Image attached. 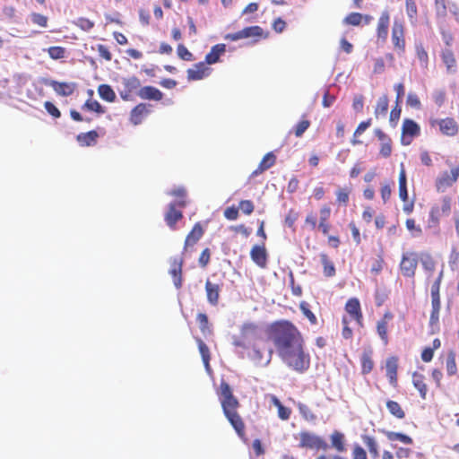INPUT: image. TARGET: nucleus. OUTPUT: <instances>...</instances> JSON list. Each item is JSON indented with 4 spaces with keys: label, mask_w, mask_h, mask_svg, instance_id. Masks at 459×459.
<instances>
[{
    "label": "nucleus",
    "mask_w": 459,
    "mask_h": 459,
    "mask_svg": "<svg viewBox=\"0 0 459 459\" xmlns=\"http://www.w3.org/2000/svg\"><path fill=\"white\" fill-rule=\"evenodd\" d=\"M389 100L387 95L384 94L380 96L377 101L374 114L377 118L380 117H385L388 111Z\"/></svg>",
    "instance_id": "35"
},
{
    "label": "nucleus",
    "mask_w": 459,
    "mask_h": 459,
    "mask_svg": "<svg viewBox=\"0 0 459 459\" xmlns=\"http://www.w3.org/2000/svg\"><path fill=\"white\" fill-rule=\"evenodd\" d=\"M435 13L437 18H445L447 14L446 0L434 1Z\"/></svg>",
    "instance_id": "52"
},
{
    "label": "nucleus",
    "mask_w": 459,
    "mask_h": 459,
    "mask_svg": "<svg viewBox=\"0 0 459 459\" xmlns=\"http://www.w3.org/2000/svg\"><path fill=\"white\" fill-rule=\"evenodd\" d=\"M363 21V14L359 13H351L344 18V22L348 25L359 26Z\"/></svg>",
    "instance_id": "58"
},
{
    "label": "nucleus",
    "mask_w": 459,
    "mask_h": 459,
    "mask_svg": "<svg viewBox=\"0 0 459 459\" xmlns=\"http://www.w3.org/2000/svg\"><path fill=\"white\" fill-rule=\"evenodd\" d=\"M278 356L290 369L304 373L310 367V355L305 351V341L301 332L286 319L273 322L267 329Z\"/></svg>",
    "instance_id": "1"
},
{
    "label": "nucleus",
    "mask_w": 459,
    "mask_h": 459,
    "mask_svg": "<svg viewBox=\"0 0 459 459\" xmlns=\"http://www.w3.org/2000/svg\"><path fill=\"white\" fill-rule=\"evenodd\" d=\"M331 445L337 451V452H345L346 446H345V437L344 435L340 431H333L331 436Z\"/></svg>",
    "instance_id": "34"
},
{
    "label": "nucleus",
    "mask_w": 459,
    "mask_h": 459,
    "mask_svg": "<svg viewBox=\"0 0 459 459\" xmlns=\"http://www.w3.org/2000/svg\"><path fill=\"white\" fill-rule=\"evenodd\" d=\"M351 190V187H347V186L339 188L335 193L336 202L340 204L346 206L349 203V195H350Z\"/></svg>",
    "instance_id": "49"
},
{
    "label": "nucleus",
    "mask_w": 459,
    "mask_h": 459,
    "mask_svg": "<svg viewBox=\"0 0 459 459\" xmlns=\"http://www.w3.org/2000/svg\"><path fill=\"white\" fill-rule=\"evenodd\" d=\"M344 309L351 319H353L359 327H364L363 313L359 300L357 298L349 299L344 306Z\"/></svg>",
    "instance_id": "12"
},
{
    "label": "nucleus",
    "mask_w": 459,
    "mask_h": 459,
    "mask_svg": "<svg viewBox=\"0 0 459 459\" xmlns=\"http://www.w3.org/2000/svg\"><path fill=\"white\" fill-rule=\"evenodd\" d=\"M363 442L366 445V446L368 447L369 453L374 457L378 456V454H379V452H378V446H377V441L375 440L374 437H372L370 436H364L363 437Z\"/></svg>",
    "instance_id": "50"
},
{
    "label": "nucleus",
    "mask_w": 459,
    "mask_h": 459,
    "mask_svg": "<svg viewBox=\"0 0 459 459\" xmlns=\"http://www.w3.org/2000/svg\"><path fill=\"white\" fill-rule=\"evenodd\" d=\"M217 394L225 418L234 429L238 437L242 440H246V424L238 411L240 403L226 381L222 380L221 382Z\"/></svg>",
    "instance_id": "3"
},
{
    "label": "nucleus",
    "mask_w": 459,
    "mask_h": 459,
    "mask_svg": "<svg viewBox=\"0 0 459 459\" xmlns=\"http://www.w3.org/2000/svg\"><path fill=\"white\" fill-rule=\"evenodd\" d=\"M398 359L396 357H391L387 359L385 363L386 368V377L389 380V383L392 386L397 387L398 385V378H397V369H398Z\"/></svg>",
    "instance_id": "24"
},
{
    "label": "nucleus",
    "mask_w": 459,
    "mask_h": 459,
    "mask_svg": "<svg viewBox=\"0 0 459 459\" xmlns=\"http://www.w3.org/2000/svg\"><path fill=\"white\" fill-rule=\"evenodd\" d=\"M412 383L414 387L419 391L420 395L422 399L426 398L428 387L425 384V377L423 375L414 372L412 374Z\"/></svg>",
    "instance_id": "36"
},
{
    "label": "nucleus",
    "mask_w": 459,
    "mask_h": 459,
    "mask_svg": "<svg viewBox=\"0 0 459 459\" xmlns=\"http://www.w3.org/2000/svg\"><path fill=\"white\" fill-rule=\"evenodd\" d=\"M204 233V230L202 224L196 222L185 239L184 251H186L189 247H193L203 237Z\"/></svg>",
    "instance_id": "21"
},
{
    "label": "nucleus",
    "mask_w": 459,
    "mask_h": 459,
    "mask_svg": "<svg viewBox=\"0 0 459 459\" xmlns=\"http://www.w3.org/2000/svg\"><path fill=\"white\" fill-rule=\"evenodd\" d=\"M394 316L390 311H386L383 317L377 321V333L380 339L382 340L383 343L386 345L388 343V334H387V328H388V323L393 319Z\"/></svg>",
    "instance_id": "22"
},
{
    "label": "nucleus",
    "mask_w": 459,
    "mask_h": 459,
    "mask_svg": "<svg viewBox=\"0 0 459 459\" xmlns=\"http://www.w3.org/2000/svg\"><path fill=\"white\" fill-rule=\"evenodd\" d=\"M82 108L98 114H103L105 112L103 107L95 100H87Z\"/></svg>",
    "instance_id": "57"
},
{
    "label": "nucleus",
    "mask_w": 459,
    "mask_h": 459,
    "mask_svg": "<svg viewBox=\"0 0 459 459\" xmlns=\"http://www.w3.org/2000/svg\"><path fill=\"white\" fill-rule=\"evenodd\" d=\"M137 96L142 100L160 101L163 98V93L153 86H144L137 91Z\"/></svg>",
    "instance_id": "25"
},
{
    "label": "nucleus",
    "mask_w": 459,
    "mask_h": 459,
    "mask_svg": "<svg viewBox=\"0 0 459 459\" xmlns=\"http://www.w3.org/2000/svg\"><path fill=\"white\" fill-rule=\"evenodd\" d=\"M239 209L246 215H250L255 209L254 203L251 200H242L239 202Z\"/></svg>",
    "instance_id": "64"
},
{
    "label": "nucleus",
    "mask_w": 459,
    "mask_h": 459,
    "mask_svg": "<svg viewBox=\"0 0 459 459\" xmlns=\"http://www.w3.org/2000/svg\"><path fill=\"white\" fill-rule=\"evenodd\" d=\"M386 408L393 417L398 420H403L405 418V411L396 401L387 400Z\"/></svg>",
    "instance_id": "38"
},
{
    "label": "nucleus",
    "mask_w": 459,
    "mask_h": 459,
    "mask_svg": "<svg viewBox=\"0 0 459 459\" xmlns=\"http://www.w3.org/2000/svg\"><path fill=\"white\" fill-rule=\"evenodd\" d=\"M212 72V69L205 62L202 61L186 70V77L189 82L200 81L208 77Z\"/></svg>",
    "instance_id": "14"
},
{
    "label": "nucleus",
    "mask_w": 459,
    "mask_h": 459,
    "mask_svg": "<svg viewBox=\"0 0 459 459\" xmlns=\"http://www.w3.org/2000/svg\"><path fill=\"white\" fill-rule=\"evenodd\" d=\"M441 215L439 206H432L429 211L428 227L435 229L438 228Z\"/></svg>",
    "instance_id": "44"
},
{
    "label": "nucleus",
    "mask_w": 459,
    "mask_h": 459,
    "mask_svg": "<svg viewBox=\"0 0 459 459\" xmlns=\"http://www.w3.org/2000/svg\"><path fill=\"white\" fill-rule=\"evenodd\" d=\"M446 369L448 376H455L457 373V366L455 361V353L453 351H450L447 353L446 360Z\"/></svg>",
    "instance_id": "46"
},
{
    "label": "nucleus",
    "mask_w": 459,
    "mask_h": 459,
    "mask_svg": "<svg viewBox=\"0 0 459 459\" xmlns=\"http://www.w3.org/2000/svg\"><path fill=\"white\" fill-rule=\"evenodd\" d=\"M321 263L324 267V274L325 277H333L336 273L333 263L329 259L328 255L325 253L320 255Z\"/></svg>",
    "instance_id": "40"
},
{
    "label": "nucleus",
    "mask_w": 459,
    "mask_h": 459,
    "mask_svg": "<svg viewBox=\"0 0 459 459\" xmlns=\"http://www.w3.org/2000/svg\"><path fill=\"white\" fill-rule=\"evenodd\" d=\"M177 54H178V57L182 60H185V61H193L194 60V55L183 44H179L178 46Z\"/></svg>",
    "instance_id": "61"
},
{
    "label": "nucleus",
    "mask_w": 459,
    "mask_h": 459,
    "mask_svg": "<svg viewBox=\"0 0 459 459\" xmlns=\"http://www.w3.org/2000/svg\"><path fill=\"white\" fill-rule=\"evenodd\" d=\"M98 137V133L95 130H91L87 133L79 134L76 136V140L81 146H91L97 143Z\"/></svg>",
    "instance_id": "32"
},
{
    "label": "nucleus",
    "mask_w": 459,
    "mask_h": 459,
    "mask_svg": "<svg viewBox=\"0 0 459 459\" xmlns=\"http://www.w3.org/2000/svg\"><path fill=\"white\" fill-rule=\"evenodd\" d=\"M276 162V156L273 152L266 153L262 160L260 161L258 167L252 172L251 177H255L259 174H262L264 171L272 168Z\"/></svg>",
    "instance_id": "29"
},
{
    "label": "nucleus",
    "mask_w": 459,
    "mask_h": 459,
    "mask_svg": "<svg viewBox=\"0 0 459 459\" xmlns=\"http://www.w3.org/2000/svg\"><path fill=\"white\" fill-rule=\"evenodd\" d=\"M196 342L198 345L199 352L201 354L204 365L207 370L210 369V359L211 353L208 346L204 342V341L200 338H196Z\"/></svg>",
    "instance_id": "39"
},
{
    "label": "nucleus",
    "mask_w": 459,
    "mask_h": 459,
    "mask_svg": "<svg viewBox=\"0 0 459 459\" xmlns=\"http://www.w3.org/2000/svg\"><path fill=\"white\" fill-rule=\"evenodd\" d=\"M374 134L380 142L379 154L384 158L390 157L393 151L392 139L380 128H376Z\"/></svg>",
    "instance_id": "17"
},
{
    "label": "nucleus",
    "mask_w": 459,
    "mask_h": 459,
    "mask_svg": "<svg viewBox=\"0 0 459 459\" xmlns=\"http://www.w3.org/2000/svg\"><path fill=\"white\" fill-rule=\"evenodd\" d=\"M49 85L53 88L56 94L64 97L70 96L75 90V83L74 82H60L56 81H51Z\"/></svg>",
    "instance_id": "28"
},
{
    "label": "nucleus",
    "mask_w": 459,
    "mask_h": 459,
    "mask_svg": "<svg viewBox=\"0 0 459 459\" xmlns=\"http://www.w3.org/2000/svg\"><path fill=\"white\" fill-rule=\"evenodd\" d=\"M141 89V82L136 76H130L121 80V89H119L120 98L128 101L133 99L134 94Z\"/></svg>",
    "instance_id": "8"
},
{
    "label": "nucleus",
    "mask_w": 459,
    "mask_h": 459,
    "mask_svg": "<svg viewBox=\"0 0 459 459\" xmlns=\"http://www.w3.org/2000/svg\"><path fill=\"white\" fill-rule=\"evenodd\" d=\"M184 260L182 257H174L170 260L169 274L173 278L174 285L177 289L182 287V267Z\"/></svg>",
    "instance_id": "18"
},
{
    "label": "nucleus",
    "mask_w": 459,
    "mask_h": 459,
    "mask_svg": "<svg viewBox=\"0 0 459 459\" xmlns=\"http://www.w3.org/2000/svg\"><path fill=\"white\" fill-rule=\"evenodd\" d=\"M47 51L50 58L54 60L64 58L66 53V49L60 46L49 47Z\"/></svg>",
    "instance_id": "53"
},
{
    "label": "nucleus",
    "mask_w": 459,
    "mask_h": 459,
    "mask_svg": "<svg viewBox=\"0 0 459 459\" xmlns=\"http://www.w3.org/2000/svg\"><path fill=\"white\" fill-rule=\"evenodd\" d=\"M418 265V255L416 253H405L403 255L400 263V270L403 276L413 277Z\"/></svg>",
    "instance_id": "13"
},
{
    "label": "nucleus",
    "mask_w": 459,
    "mask_h": 459,
    "mask_svg": "<svg viewBox=\"0 0 459 459\" xmlns=\"http://www.w3.org/2000/svg\"><path fill=\"white\" fill-rule=\"evenodd\" d=\"M459 178V165L451 168V170L444 171L435 182L438 192H444L447 187L452 186Z\"/></svg>",
    "instance_id": "11"
},
{
    "label": "nucleus",
    "mask_w": 459,
    "mask_h": 459,
    "mask_svg": "<svg viewBox=\"0 0 459 459\" xmlns=\"http://www.w3.org/2000/svg\"><path fill=\"white\" fill-rule=\"evenodd\" d=\"M384 433L389 441L398 440L406 445H411L413 443L412 438L406 434L394 431H384Z\"/></svg>",
    "instance_id": "41"
},
{
    "label": "nucleus",
    "mask_w": 459,
    "mask_h": 459,
    "mask_svg": "<svg viewBox=\"0 0 459 459\" xmlns=\"http://www.w3.org/2000/svg\"><path fill=\"white\" fill-rule=\"evenodd\" d=\"M299 309L303 315L307 318L309 323L313 325L317 324V318L315 314L310 310L309 304L306 301H301L299 304Z\"/></svg>",
    "instance_id": "48"
},
{
    "label": "nucleus",
    "mask_w": 459,
    "mask_h": 459,
    "mask_svg": "<svg viewBox=\"0 0 459 459\" xmlns=\"http://www.w3.org/2000/svg\"><path fill=\"white\" fill-rule=\"evenodd\" d=\"M373 351L371 349L364 350L361 357H360V363H361V373L363 375L369 374L372 369L374 368V361L372 359Z\"/></svg>",
    "instance_id": "31"
},
{
    "label": "nucleus",
    "mask_w": 459,
    "mask_h": 459,
    "mask_svg": "<svg viewBox=\"0 0 459 459\" xmlns=\"http://www.w3.org/2000/svg\"><path fill=\"white\" fill-rule=\"evenodd\" d=\"M399 197L402 201H407L408 190H407V176L404 168L403 167L399 172Z\"/></svg>",
    "instance_id": "37"
},
{
    "label": "nucleus",
    "mask_w": 459,
    "mask_h": 459,
    "mask_svg": "<svg viewBox=\"0 0 459 459\" xmlns=\"http://www.w3.org/2000/svg\"><path fill=\"white\" fill-rule=\"evenodd\" d=\"M299 447L303 449L327 450L329 446L326 441L313 432L303 430L299 434Z\"/></svg>",
    "instance_id": "5"
},
{
    "label": "nucleus",
    "mask_w": 459,
    "mask_h": 459,
    "mask_svg": "<svg viewBox=\"0 0 459 459\" xmlns=\"http://www.w3.org/2000/svg\"><path fill=\"white\" fill-rule=\"evenodd\" d=\"M392 43L394 50L399 55H403L406 48L405 25L402 19H394L391 34Z\"/></svg>",
    "instance_id": "6"
},
{
    "label": "nucleus",
    "mask_w": 459,
    "mask_h": 459,
    "mask_svg": "<svg viewBox=\"0 0 459 459\" xmlns=\"http://www.w3.org/2000/svg\"><path fill=\"white\" fill-rule=\"evenodd\" d=\"M416 56L420 61V66L427 69L429 66V55L422 44L416 45Z\"/></svg>",
    "instance_id": "47"
},
{
    "label": "nucleus",
    "mask_w": 459,
    "mask_h": 459,
    "mask_svg": "<svg viewBox=\"0 0 459 459\" xmlns=\"http://www.w3.org/2000/svg\"><path fill=\"white\" fill-rule=\"evenodd\" d=\"M394 185L393 181H387L384 183L380 188L381 198L384 204H386L392 195V186Z\"/></svg>",
    "instance_id": "55"
},
{
    "label": "nucleus",
    "mask_w": 459,
    "mask_h": 459,
    "mask_svg": "<svg viewBox=\"0 0 459 459\" xmlns=\"http://www.w3.org/2000/svg\"><path fill=\"white\" fill-rule=\"evenodd\" d=\"M98 92L100 98L108 102H114L116 100L115 91L108 84H100L98 88Z\"/></svg>",
    "instance_id": "43"
},
{
    "label": "nucleus",
    "mask_w": 459,
    "mask_h": 459,
    "mask_svg": "<svg viewBox=\"0 0 459 459\" xmlns=\"http://www.w3.org/2000/svg\"><path fill=\"white\" fill-rule=\"evenodd\" d=\"M168 195L176 197V200L171 204L178 205L179 209H184L188 204L186 190L183 186L169 191Z\"/></svg>",
    "instance_id": "30"
},
{
    "label": "nucleus",
    "mask_w": 459,
    "mask_h": 459,
    "mask_svg": "<svg viewBox=\"0 0 459 459\" xmlns=\"http://www.w3.org/2000/svg\"><path fill=\"white\" fill-rule=\"evenodd\" d=\"M440 56L446 67V71L448 73H455L456 71L457 63L454 51L449 48H445L441 50Z\"/></svg>",
    "instance_id": "26"
},
{
    "label": "nucleus",
    "mask_w": 459,
    "mask_h": 459,
    "mask_svg": "<svg viewBox=\"0 0 459 459\" xmlns=\"http://www.w3.org/2000/svg\"><path fill=\"white\" fill-rule=\"evenodd\" d=\"M250 257L258 267L262 269L266 268L268 262V252L264 243L253 246L250 250Z\"/></svg>",
    "instance_id": "15"
},
{
    "label": "nucleus",
    "mask_w": 459,
    "mask_h": 459,
    "mask_svg": "<svg viewBox=\"0 0 459 459\" xmlns=\"http://www.w3.org/2000/svg\"><path fill=\"white\" fill-rule=\"evenodd\" d=\"M299 218V213L298 212H296L295 210L293 209H290L286 217H285V224L290 228V229H293L294 230V227H295V222L296 221L298 220Z\"/></svg>",
    "instance_id": "63"
},
{
    "label": "nucleus",
    "mask_w": 459,
    "mask_h": 459,
    "mask_svg": "<svg viewBox=\"0 0 459 459\" xmlns=\"http://www.w3.org/2000/svg\"><path fill=\"white\" fill-rule=\"evenodd\" d=\"M390 22V14L387 11L381 13L377 25V36L385 41L387 39L388 28Z\"/></svg>",
    "instance_id": "23"
},
{
    "label": "nucleus",
    "mask_w": 459,
    "mask_h": 459,
    "mask_svg": "<svg viewBox=\"0 0 459 459\" xmlns=\"http://www.w3.org/2000/svg\"><path fill=\"white\" fill-rule=\"evenodd\" d=\"M253 38L254 42H257L262 38H266V35L264 33V30L258 26H249L242 29L234 33H229L224 36L226 40L230 41H237L243 39Z\"/></svg>",
    "instance_id": "7"
},
{
    "label": "nucleus",
    "mask_w": 459,
    "mask_h": 459,
    "mask_svg": "<svg viewBox=\"0 0 459 459\" xmlns=\"http://www.w3.org/2000/svg\"><path fill=\"white\" fill-rule=\"evenodd\" d=\"M420 134V126L412 119L405 118L402 126L401 143L409 145L413 139Z\"/></svg>",
    "instance_id": "10"
},
{
    "label": "nucleus",
    "mask_w": 459,
    "mask_h": 459,
    "mask_svg": "<svg viewBox=\"0 0 459 459\" xmlns=\"http://www.w3.org/2000/svg\"><path fill=\"white\" fill-rule=\"evenodd\" d=\"M429 125L431 127L438 126L441 134L446 136H455L457 134L459 127L457 122L453 117L446 118H430Z\"/></svg>",
    "instance_id": "9"
},
{
    "label": "nucleus",
    "mask_w": 459,
    "mask_h": 459,
    "mask_svg": "<svg viewBox=\"0 0 459 459\" xmlns=\"http://www.w3.org/2000/svg\"><path fill=\"white\" fill-rule=\"evenodd\" d=\"M223 286V282L218 281L213 282L210 280H207L205 281V292H206V298L207 301L212 306H217L219 304L220 300V293L221 291Z\"/></svg>",
    "instance_id": "16"
},
{
    "label": "nucleus",
    "mask_w": 459,
    "mask_h": 459,
    "mask_svg": "<svg viewBox=\"0 0 459 459\" xmlns=\"http://www.w3.org/2000/svg\"><path fill=\"white\" fill-rule=\"evenodd\" d=\"M299 411L302 417L307 420H315L316 415L311 411V410L304 403L298 404Z\"/></svg>",
    "instance_id": "62"
},
{
    "label": "nucleus",
    "mask_w": 459,
    "mask_h": 459,
    "mask_svg": "<svg viewBox=\"0 0 459 459\" xmlns=\"http://www.w3.org/2000/svg\"><path fill=\"white\" fill-rule=\"evenodd\" d=\"M331 207L328 204H323L319 209L318 223L316 215L313 212H310L305 218L304 226L307 227L309 230H316L318 229L323 233V235L327 236L331 229Z\"/></svg>",
    "instance_id": "4"
},
{
    "label": "nucleus",
    "mask_w": 459,
    "mask_h": 459,
    "mask_svg": "<svg viewBox=\"0 0 459 459\" xmlns=\"http://www.w3.org/2000/svg\"><path fill=\"white\" fill-rule=\"evenodd\" d=\"M182 209L178 208V205L174 204H169L168 207V211L164 215V220L167 225L171 229H176V224L183 218Z\"/></svg>",
    "instance_id": "20"
},
{
    "label": "nucleus",
    "mask_w": 459,
    "mask_h": 459,
    "mask_svg": "<svg viewBox=\"0 0 459 459\" xmlns=\"http://www.w3.org/2000/svg\"><path fill=\"white\" fill-rule=\"evenodd\" d=\"M405 226L407 230L411 232L413 237H418L422 234V230L420 225L416 224V221L412 218H409L405 221Z\"/></svg>",
    "instance_id": "56"
},
{
    "label": "nucleus",
    "mask_w": 459,
    "mask_h": 459,
    "mask_svg": "<svg viewBox=\"0 0 459 459\" xmlns=\"http://www.w3.org/2000/svg\"><path fill=\"white\" fill-rule=\"evenodd\" d=\"M233 345L242 348V356L248 358L256 366H267L272 360L273 351L266 348L259 326L255 323H245L240 328V335L234 337Z\"/></svg>",
    "instance_id": "2"
},
{
    "label": "nucleus",
    "mask_w": 459,
    "mask_h": 459,
    "mask_svg": "<svg viewBox=\"0 0 459 459\" xmlns=\"http://www.w3.org/2000/svg\"><path fill=\"white\" fill-rule=\"evenodd\" d=\"M431 307L429 325L433 327L437 325L439 321V313L441 309L440 297H431Z\"/></svg>",
    "instance_id": "33"
},
{
    "label": "nucleus",
    "mask_w": 459,
    "mask_h": 459,
    "mask_svg": "<svg viewBox=\"0 0 459 459\" xmlns=\"http://www.w3.org/2000/svg\"><path fill=\"white\" fill-rule=\"evenodd\" d=\"M150 108L151 105L146 103L136 105L130 112V122L134 126L142 124L143 119L150 114Z\"/></svg>",
    "instance_id": "19"
},
{
    "label": "nucleus",
    "mask_w": 459,
    "mask_h": 459,
    "mask_svg": "<svg viewBox=\"0 0 459 459\" xmlns=\"http://www.w3.org/2000/svg\"><path fill=\"white\" fill-rule=\"evenodd\" d=\"M272 401L273 403L277 407L279 418L282 420H289L291 414V410L288 407H285L275 396H273Z\"/></svg>",
    "instance_id": "45"
},
{
    "label": "nucleus",
    "mask_w": 459,
    "mask_h": 459,
    "mask_svg": "<svg viewBox=\"0 0 459 459\" xmlns=\"http://www.w3.org/2000/svg\"><path fill=\"white\" fill-rule=\"evenodd\" d=\"M405 12L411 23H415L418 18V7L415 0H405Z\"/></svg>",
    "instance_id": "42"
},
{
    "label": "nucleus",
    "mask_w": 459,
    "mask_h": 459,
    "mask_svg": "<svg viewBox=\"0 0 459 459\" xmlns=\"http://www.w3.org/2000/svg\"><path fill=\"white\" fill-rule=\"evenodd\" d=\"M30 21L33 24L39 26L41 28H46L48 26V18L46 15H43L39 13H32L30 15Z\"/></svg>",
    "instance_id": "54"
},
{
    "label": "nucleus",
    "mask_w": 459,
    "mask_h": 459,
    "mask_svg": "<svg viewBox=\"0 0 459 459\" xmlns=\"http://www.w3.org/2000/svg\"><path fill=\"white\" fill-rule=\"evenodd\" d=\"M74 25L84 31H90L94 27V22L88 18L80 17L74 22Z\"/></svg>",
    "instance_id": "60"
},
{
    "label": "nucleus",
    "mask_w": 459,
    "mask_h": 459,
    "mask_svg": "<svg viewBox=\"0 0 459 459\" xmlns=\"http://www.w3.org/2000/svg\"><path fill=\"white\" fill-rule=\"evenodd\" d=\"M310 121L308 119L303 118L301 119L293 128L292 132L294 133L296 137H301L303 134L308 129L310 126Z\"/></svg>",
    "instance_id": "51"
},
{
    "label": "nucleus",
    "mask_w": 459,
    "mask_h": 459,
    "mask_svg": "<svg viewBox=\"0 0 459 459\" xmlns=\"http://www.w3.org/2000/svg\"><path fill=\"white\" fill-rule=\"evenodd\" d=\"M226 52V45L225 44H216L212 47L209 53L206 54L204 57L205 64L208 65L216 64L220 61L221 56L225 54Z\"/></svg>",
    "instance_id": "27"
},
{
    "label": "nucleus",
    "mask_w": 459,
    "mask_h": 459,
    "mask_svg": "<svg viewBox=\"0 0 459 459\" xmlns=\"http://www.w3.org/2000/svg\"><path fill=\"white\" fill-rule=\"evenodd\" d=\"M196 320L199 324L200 330L203 333H211V329L209 327L208 316L204 313H199L196 316Z\"/></svg>",
    "instance_id": "59"
}]
</instances>
